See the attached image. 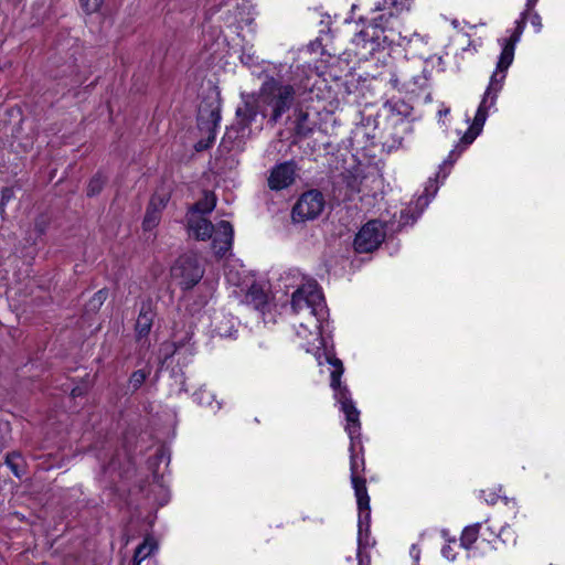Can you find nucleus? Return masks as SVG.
<instances>
[{
    "label": "nucleus",
    "mask_w": 565,
    "mask_h": 565,
    "mask_svg": "<svg viewBox=\"0 0 565 565\" xmlns=\"http://www.w3.org/2000/svg\"><path fill=\"white\" fill-rule=\"evenodd\" d=\"M278 287L285 294L291 292V309L296 315H302L296 329L297 337L321 365L320 351L329 347L330 330L328 309L317 281L299 269L290 268L280 275Z\"/></svg>",
    "instance_id": "f257e3e1"
},
{
    "label": "nucleus",
    "mask_w": 565,
    "mask_h": 565,
    "mask_svg": "<svg viewBox=\"0 0 565 565\" xmlns=\"http://www.w3.org/2000/svg\"><path fill=\"white\" fill-rule=\"evenodd\" d=\"M295 88L275 78H269L262 84L257 94H242V104L236 109L235 122L227 128L221 148L227 151H242L245 141L252 135V125L260 122L257 128L262 129V120L268 117V121L275 125L286 114L295 102Z\"/></svg>",
    "instance_id": "f03ea898"
},
{
    "label": "nucleus",
    "mask_w": 565,
    "mask_h": 565,
    "mask_svg": "<svg viewBox=\"0 0 565 565\" xmlns=\"http://www.w3.org/2000/svg\"><path fill=\"white\" fill-rule=\"evenodd\" d=\"M174 420V412L168 408L151 413L147 419L145 433L154 440L143 449V454H147L143 467V504L154 511L167 504L171 497L168 469L170 450L167 440L172 434Z\"/></svg>",
    "instance_id": "7ed1b4c3"
},
{
    "label": "nucleus",
    "mask_w": 565,
    "mask_h": 565,
    "mask_svg": "<svg viewBox=\"0 0 565 565\" xmlns=\"http://www.w3.org/2000/svg\"><path fill=\"white\" fill-rule=\"evenodd\" d=\"M537 1L539 0H526L525 9L523 12H521L520 18L515 21L514 29L509 31L510 35L499 40V44L501 45L502 50L495 70L490 77L488 87L482 96L469 129L460 139V143L465 145L466 147L471 145L481 134L487 121L489 110L494 108L497 104L498 95L501 92L507 77V72L514 60L515 45L520 42L525 29L527 14L534 12L533 9Z\"/></svg>",
    "instance_id": "20e7f679"
},
{
    "label": "nucleus",
    "mask_w": 565,
    "mask_h": 565,
    "mask_svg": "<svg viewBox=\"0 0 565 565\" xmlns=\"http://www.w3.org/2000/svg\"><path fill=\"white\" fill-rule=\"evenodd\" d=\"M414 0H381L374 3V15L369 19L358 33L352 38V44L356 47V54L363 57L372 55L383 45H402L405 40L401 35L399 14L408 11Z\"/></svg>",
    "instance_id": "39448f33"
},
{
    "label": "nucleus",
    "mask_w": 565,
    "mask_h": 565,
    "mask_svg": "<svg viewBox=\"0 0 565 565\" xmlns=\"http://www.w3.org/2000/svg\"><path fill=\"white\" fill-rule=\"evenodd\" d=\"M321 358H324V361L331 365V387L334 392V398L340 404L341 411L345 415V431L349 435L350 441L352 443V449L354 447H360L361 445V423H360V412L355 407L354 402L351 398V394L347 386L341 384V376L343 374V364L337 359L331 350L328 348L320 351Z\"/></svg>",
    "instance_id": "423d86ee"
},
{
    "label": "nucleus",
    "mask_w": 565,
    "mask_h": 565,
    "mask_svg": "<svg viewBox=\"0 0 565 565\" xmlns=\"http://www.w3.org/2000/svg\"><path fill=\"white\" fill-rule=\"evenodd\" d=\"M192 335L186 332L183 337L174 335L172 341L163 342L159 349L158 359L161 370L169 371L170 377L179 385L178 392H185L184 376L182 369L186 366L194 355V343Z\"/></svg>",
    "instance_id": "0eeeda50"
},
{
    "label": "nucleus",
    "mask_w": 565,
    "mask_h": 565,
    "mask_svg": "<svg viewBox=\"0 0 565 565\" xmlns=\"http://www.w3.org/2000/svg\"><path fill=\"white\" fill-rule=\"evenodd\" d=\"M188 228L190 234L198 239L212 238V247L220 257L224 256L232 247L234 231L227 221H221L214 226L204 216L188 213Z\"/></svg>",
    "instance_id": "6e6552de"
},
{
    "label": "nucleus",
    "mask_w": 565,
    "mask_h": 565,
    "mask_svg": "<svg viewBox=\"0 0 565 565\" xmlns=\"http://www.w3.org/2000/svg\"><path fill=\"white\" fill-rule=\"evenodd\" d=\"M460 156V152L456 154V150H452L447 159L439 166V171L436 174L435 179H428L425 185L424 193L417 198L415 202H412L409 206L405 210L401 211L397 228H402L407 225H412L416 222V220L420 216L424 210L428 206L429 202L435 198L439 185L438 178L441 174L443 181L450 173V169Z\"/></svg>",
    "instance_id": "1a4fd4ad"
},
{
    "label": "nucleus",
    "mask_w": 565,
    "mask_h": 565,
    "mask_svg": "<svg viewBox=\"0 0 565 565\" xmlns=\"http://www.w3.org/2000/svg\"><path fill=\"white\" fill-rule=\"evenodd\" d=\"M204 268L195 255L180 256L171 268V276L183 289L194 287L203 277Z\"/></svg>",
    "instance_id": "9d476101"
},
{
    "label": "nucleus",
    "mask_w": 565,
    "mask_h": 565,
    "mask_svg": "<svg viewBox=\"0 0 565 565\" xmlns=\"http://www.w3.org/2000/svg\"><path fill=\"white\" fill-rule=\"evenodd\" d=\"M384 238L385 230L382 222L373 220L363 225L358 232L354 248L358 253H371L382 244Z\"/></svg>",
    "instance_id": "9b49d317"
},
{
    "label": "nucleus",
    "mask_w": 565,
    "mask_h": 565,
    "mask_svg": "<svg viewBox=\"0 0 565 565\" xmlns=\"http://www.w3.org/2000/svg\"><path fill=\"white\" fill-rule=\"evenodd\" d=\"M324 207L321 192L311 190L303 193L292 209V218L297 222L313 220L320 215Z\"/></svg>",
    "instance_id": "f8f14e48"
},
{
    "label": "nucleus",
    "mask_w": 565,
    "mask_h": 565,
    "mask_svg": "<svg viewBox=\"0 0 565 565\" xmlns=\"http://www.w3.org/2000/svg\"><path fill=\"white\" fill-rule=\"evenodd\" d=\"M221 114L220 107L213 106L211 109L206 110L204 108H200L199 110V128L202 132L207 135L206 139H201L194 146L196 151H203L210 148V146L215 140L216 130L220 126Z\"/></svg>",
    "instance_id": "ddd939ff"
},
{
    "label": "nucleus",
    "mask_w": 565,
    "mask_h": 565,
    "mask_svg": "<svg viewBox=\"0 0 565 565\" xmlns=\"http://www.w3.org/2000/svg\"><path fill=\"white\" fill-rule=\"evenodd\" d=\"M169 194L166 191L154 193L148 204L147 213L143 216V231L156 227L161 218V212L166 207Z\"/></svg>",
    "instance_id": "4468645a"
},
{
    "label": "nucleus",
    "mask_w": 565,
    "mask_h": 565,
    "mask_svg": "<svg viewBox=\"0 0 565 565\" xmlns=\"http://www.w3.org/2000/svg\"><path fill=\"white\" fill-rule=\"evenodd\" d=\"M358 448L362 451V449L358 446ZM350 471H351V483L354 489V492L364 494V490L366 489V482L363 477V472L365 469L363 455H359L356 452V447L352 449V443H350Z\"/></svg>",
    "instance_id": "2eb2a0df"
},
{
    "label": "nucleus",
    "mask_w": 565,
    "mask_h": 565,
    "mask_svg": "<svg viewBox=\"0 0 565 565\" xmlns=\"http://www.w3.org/2000/svg\"><path fill=\"white\" fill-rule=\"evenodd\" d=\"M296 167L294 162H284L276 166L268 179V185L273 190H281L289 186L295 180Z\"/></svg>",
    "instance_id": "dca6fc26"
},
{
    "label": "nucleus",
    "mask_w": 565,
    "mask_h": 565,
    "mask_svg": "<svg viewBox=\"0 0 565 565\" xmlns=\"http://www.w3.org/2000/svg\"><path fill=\"white\" fill-rule=\"evenodd\" d=\"M294 129L298 137L306 138L318 129V114L297 109L294 114Z\"/></svg>",
    "instance_id": "f3484780"
},
{
    "label": "nucleus",
    "mask_w": 565,
    "mask_h": 565,
    "mask_svg": "<svg viewBox=\"0 0 565 565\" xmlns=\"http://www.w3.org/2000/svg\"><path fill=\"white\" fill-rule=\"evenodd\" d=\"M213 332L221 338H231L236 332V322L232 316L216 313L212 319Z\"/></svg>",
    "instance_id": "a211bd4d"
},
{
    "label": "nucleus",
    "mask_w": 565,
    "mask_h": 565,
    "mask_svg": "<svg viewBox=\"0 0 565 565\" xmlns=\"http://www.w3.org/2000/svg\"><path fill=\"white\" fill-rule=\"evenodd\" d=\"M356 498V504L359 510V519H358V529H360V536L362 535L364 529H370L371 523V508H370V497L367 494V490H364V494L361 495L358 492H354Z\"/></svg>",
    "instance_id": "6ab92c4d"
},
{
    "label": "nucleus",
    "mask_w": 565,
    "mask_h": 565,
    "mask_svg": "<svg viewBox=\"0 0 565 565\" xmlns=\"http://www.w3.org/2000/svg\"><path fill=\"white\" fill-rule=\"evenodd\" d=\"M246 300L253 305L256 310L264 312L268 306V296L258 285H252L247 291Z\"/></svg>",
    "instance_id": "aec40b11"
},
{
    "label": "nucleus",
    "mask_w": 565,
    "mask_h": 565,
    "mask_svg": "<svg viewBox=\"0 0 565 565\" xmlns=\"http://www.w3.org/2000/svg\"><path fill=\"white\" fill-rule=\"evenodd\" d=\"M216 204V198L212 192H204L203 198L198 201L189 211V213H195V215L203 216L213 211Z\"/></svg>",
    "instance_id": "412c9836"
},
{
    "label": "nucleus",
    "mask_w": 565,
    "mask_h": 565,
    "mask_svg": "<svg viewBox=\"0 0 565 565\" xmlns=\"http://www.w3.org/2000/svg\"><path fill=\"white\" fill-rule=\"evenodd\" d=\"M6 465L10 468L17 478H22L25 473V461L20 452L12 451L6 455Z\"/></svg>",
    "instance_id": "4be33fe9"
},
{
    "label": "nucleus",
    "mask_w": 565,
    "mask_h": 565,
    "mask_svg": "<svg viewBox=\"0 0 565 565\" xmlns=\"http://www.w3.org/2000/svg\"><path fill=\"white\" fill-rule=\"evenodd\" d=\"M480 531V523L468 525L463 529L460 537V546L469 550L470 546L477 541Z\"/></svg>",
    "instance_id": "5701e85b"
},
{
    "label": "nucleus",
    "mask_w": 565,
    "mask_h": 565,
    "mask_svg": "<svg viewBox=\"0 0 565 565\" xmlns=\"http://www.w3.org/2000/svg\"><path fill=\"white\" fill-rule=\"evenodd\" d=\"M374 545V542L371 540L370 536V529H364L361 537H360V529H358V559L359 563L361 562V557H364L366 561V557H370L365 551Z\"/></svg>",
    "instance_id": "b1692460"
},
{
    "label": "nucleus",
    "mask_w": 565,
    "mask_h": 565,
    "mask_svg": "<svg viewBox=\"0 0 565 565\" xmlns=\"http://www.w3.org/2000/svg\"><path fill=\"white\" fill-rule=\"evenodd\" d=\"M143 561L150 556H152L159 548L157 539L151 534L143 535ZM152 563L156 565V561L151 558L148 559V565Z\"/></svg>",
    "instance_id": "393cba45"
},
{
    "label": "nucleus",
    "mask_w": 565,
    "mask_h": 565,
    "mask_svg": "<svg viewBox=\"0 0 565 565\" xmlns=\"http://www.w3.org/2000/svg\"><path fill=\"white\" fill-rule=\"evenodd\" d=\"M194 401L202 406L211 407L212 409H220V404L216 403V406H213L214 403V395L205 390L201 388L199 392L194 393Z\"/></svg>",
    "instance_id": "a878e982"
},
{
    "label": "nucleus",
    "mask_w": 565,
    "mask_h": 565,
    "mask_svg": "<svg viewBox=\"0 0 565 565\" xmlns=\"http://www.w3.org/2000/svg\"><path fill=\"white\" fill-rule=\"evenodd\" d=\"M107 295L105 289L98 290L87 302L86 310L92 312L97 311L107 299Z\"/></svg>",
    "instance_id": "bb28decb"
},
{
    "label": "nucleus",
    "mask_w": 565,
    "mask_h": 565,
    "mask_svg": "<svg viewBox=\"0 0 565 565\" xmlns=\"http://www.w3.org/2000/svg\"><path fill=\"white\" fill-rule=\"evenodd\" d=\"M104 184H105V179L100 174L95 175L94 178L90 179V181L88 183L87 195L94 196V195L98 194L102 191Z\"/></svg>",
    "instance_id": "cd10ccee"
},
{
    "label": "nucleus",
    "mask_w": 565,
    "mask_h": 565,
    "mask_svg": "<svg viewBox=\"0 0 565 565\" xmlns=\"http://www.w3.org/2000/svg\"><path fill=\"white\" fill-rule=\"evenodd\" d=\"M103 2L104 0H79L82 9L87 14L97 12L100 9Z\"/></svg>",
    "instance_id": "c85d7f7f"
},
{
    "label": "nucleus",
    "mask_w": 565,
    "mask_h": 565,
    "mask_svg": "<svg viewBox=\"0 0 565 565\" xmlns=\"http://www.w3.org/2000/svg\"><path fill=\"white\" fill-rule=\"evenodd\" d=\"M14 195L12 188H3L1 190V202H0V211L3 212L6 204L12 200Z\"/></svg>",
    "instance_id": "c756f323"
},
{
    "label": "nucleus",
    "mask_w": 565,
    "mask_h": 565,
    "mask_svg": "<svg viewBox=\"0 0 565 565\" xmlns=\"http://www.w3.org/2000/svg\"><path fill=\"white\" fill-rule=\"evenodd\" d=\"M527 18L530 19V23L534 28L535 32L540 33L543 28L541 15L536 11H534L529 13Z\"/></svg>",
    "instance_id": "7c9ffc66"
},
{
    "label": "nucleus",
    "mask_w": 565,
    "mask_h": 565,
    "mask_svg": "<svg viewBox=\"0 0 565 565\" xmlns=\"http://www.w3.org/2000/svg\"><path fill=\"white\" fill-rule=\"evenodd\" d=\"M441 554L448 561H454L456 558V555L454 553V548L450 544H447L443 547Z\"/></svg>",
    "instance_id": "2f4dec72"
},
{
    "label": "nucleus",
    "mask_w": 565,
    "mask_h": 565,
    "mask_svg": "<svg viewBox=\"0 0 565 565\" xmlns=\"http://www.w3.org/2000/svg\"><path fill=\"white\" fill-rule=\"evenodd\" d=\"M481 493L484 495V500L489 504H494L499 498L498 494H495L494 492H490L489 494H487L486 491H481Z\"/></svg>",
    "instance_id": "473e14b6"
},
{
    "label": "nucleus",
    "mask_w": 565,
    "mask_h": 565,
    "mask_svg": "<svg viewBox=\"0 0 565 565\" xmlns=\"http://www.w3.org/2000/svg\"><path fill=\"white\" fill-rule=\"evenodd\" d=\"M0 430H3L6 434L9 431V424L8 423H0ZM7 443V436L2 435L0 437V446H3Z\"/></svg>",
    "instance_id": "72a5a7b5"
},
{
    "label": "nucleus",
    "mask_w": 565,
    "mask_h": 565,
    "mask_svg": "<svg viewBox=\"0 0 565 565\" xmlns=\"http://www.w3.org/2000/svg\"><path fill=\"white\" fill-rule=\"evenodd\" d=\"M409 554L414 559V565H417L419 562V550L417 548L416 545H412Z\"/></svg>",
    "instance_id": "f704fd0d"
},
{
    "label": "nucleus",
    "mask_w": 565,
    "mask_h": 565,
    "mask_svg": "<svg viewBox=\"0 0 565 565\" xmlns=\"http://www.w3.org/2000/svg\"><path fill=\"white\" fill-rule=\"evenodd\" d=\"M241 61L246 64V65H252L254 64V55L250 54V53H243L242 56H241Z\"/></svg>",
    "instance_id": "c9c22d12"
},
{
    "label": "nucleus",
    "mask_w": 565,
    "mask_h": 565,
    "mask_svg": "<svg viewBox=\"0 0 565 565\" xmlns=\"http://www.w3.org/2000/svg\"><path fill=\"white\" fill-rule=\"evenodd\" d=\"M141 554V543H139L135 547V554H134V565H139L141 559L139 558V555Z\"/></svg>",
    "instance_id": "e433bc0d"
},
{
    "label": "nucleus",
    "mask_w": 565,
    "mask_h": 565,
    "mask_svg": "<svg viewBox=\"0 0 565 565\" xmlns=\"http://www.w3.org/2000/svg\"><path fill=\"white\" fill-rule=\"evenodd\" d=\"M226 278L230 282H232L233 285H239L241 284V280L238 277H235L232 273V270H228L226 271Z\"/></svg>",
    "instance_id": "4c0bfd02"
},
{
    "label": "nucleus",
    "mask_w": 565,
    "mask_h": 565,
    "mask_svg": "<svg viewBox=\"0 0 565 565\" xmlns=\"http://www.w3.org/2000/svg\"><path fill=\"white\" fill-rule=\"evenodd\" d=\"M141 381V371L134 372L131 376V382L134 384V387H137V383Z\"/></svg>",
    "instance_id": "58836bf2"
},
{
    "label": "nucleus",
    "mask_w": 565,
    "mask_h": 565,
    "mask_svg": "<svg viewBox=\"0 0 565 565\" xmlns=\"http://www.w3.org/2000/svg\"><path fill=\"white\" fill-rule=\"evenodd\" d=\"M397 121L403 131H407L411 128L409 122L405 118H398Z\"/></svg>",
    "instance_id": "ea45409f"
},
{
    "label": "nucleus",
    "mask_w": 565,
    "mask_h": 565,
    "mask_svg": "<svg viewBox=\"0 0 565 565\" xmlns=\"http://www.w3.org/2000/svg\"><path fill=\"white\" fill-rule=\"evenodd\" d=\"M509 534H512L511 533V529L510 527H503L500 533H499V539H501L504 543L507 542V539H504L503 536L504 535H509Z\"/></svg>",
    "instance_id": "a19ab883"
},
{
    "label": "nucleus",
    "mask_w": 565,
    "mask_h": 565,
    "mask_svg": "<svg viewBox=\"0 0 565 565\" xmlns=\"http://www.w3.org/2000/svg\"><path fill=\"white\" fill-rule=\"evenodd\" d=\"M243 22L245 23V25H246V26H249V25L253 23V19H252V18H248V19H246V20L241 21V22H239V26H241V29H243V25H241V23H243Z\"/></svg>",
    "instance_id": "79ce46f5"
},
{
    "label": "nucleus",
    "mask_w": 565,
    "mask_h": 565,
    "mask_svg": "<svg viewBox=\"0 0 565 565\" xmlns=\"http://www.w3.org/2000/svg\"><path fill=\"white\" fill-rule=\"evenodd\" d=\"M82 394L81 390L78 387H75L72 390V396L73 397H76V396H79Z\"/></svg>",
    "instance_id": "37998d69"
},
{
    "label": "nucleus",
    "mask_w": 565,
    "mask_h": 565,
    "mask_svg": "<svg viewBox=\"0 0 565 565\" xmlns=\"http://www.w3.org/2000/svg\"><path fill=\"white\" fill-rule=\"evenodd\" d=\"M359 565H370V557H366V562L364 557H361V562L359 563Z\"/></svg>",
    "instance_id": "c03bdc74"
},
{
    "label": "nucleus",
    "mask_w": 565,
    "mask_h": 565,
    "mask_svg": "<svg viewBox=\"0 0 565 565\" xmlns=\"http://www.w3.org/2000/svg\"><path fill=\"white\" fill-rule=\"evenodd\" d=\"M414 39L423 40L424 38H423V36H420V35H419V34H417V33H414V34L412 35V38L408 40V42H412Z\"/></svg>",
    "instance_id": "a18cd8bd"
},
{
    "label": "nucleus",
    "mask_w": 565,
    "mask_h": 565,
    "mask_svg": "<svg viewBox=\"0 0 565 565\" xmlns=\"http://www.w3.org/2000/svg\"><path fill=\"white\" fill-rule=\"evenodd\" d=\"M449 111H450L449 108H445V109L439 110V115L440 116H446V115L449 114Z\"/></svg>",
    "instance_id": "49530a36"
},
{
    "label": "nucleus",
    "mask_w": 565,
    "mask_h": 565,
    "mask_svg": "<svg viewBox=\"0 0 565 565\" xmlns=\"http://www.w3.org/2000/svg\"><path fill=\"white\" fill-rule=\"evenodd\" d=\"M149 319L147 318L146 315H143V327H142V330L145 331L146 330V327L149 329L150 326H147L146 321H148Z\"/></svg>",
    "instance_id": "de8ad7c7"
},
{
    "label": "nucleus",
    "mask_w": 565,
    "mask_h": 565,
    "mask_svg": "<svg viewBox=\"0 0 565 565\" xmlns=\"http://www.w3.org/2000/svg\"><path fill=\"white\" fill-rule=\"evenodd\" d=\"M360 9V4H352L351 6V13H354L355 10Z\"/></svg>",
    "instance_id": "09e8293b"
},
{
    "label": "nucleus",
    "mask_w": 565,
    "mask_h": 565,
    "mask_svg": "<svg viewBox=\"0 0 565 565\" xmlns=\"http://www.w3.org/2000/svg\"><path fill=\"white\" fill-rule=\"evenodd\" d=\"M401 145H402V138H399L397 141H395L393 146H401Z\"/></svg>",
    "instance_id": "8fccbe9b"
},
{
    "label": "nucleus",
    "mask_w": 565,
    "mask_h": 565,
    "mask_svg": "<svg viewBox=\"0 0 565 565\" xmlns=\"http://www.w3.org/2000/svg\"><path fill=\"white\" fill-rule=\"evenodd\" d=\"M397 105H398L397 103H396V104H394V105H392V104H391V105H390V109H392V110H393L394 108H396V107H397Z\"/></svg>",
    "instance_id": "3c124183"
},
{
    "label": "nucleus",
    "mask_w": 565,
    "mask_h": 565,
    "mask_svg": "<svg viewBox=\"0 0 565 565\" xmlns=\"http://www.w3.org/2000/svg\"><path fill=\"white\" fill-rule=\"evenodd\" d=\"M351 20H353V17H350L349 19H345V22H349Z\"/></svg>",
    "instance_id": "603ef678"
}]
</instances>
